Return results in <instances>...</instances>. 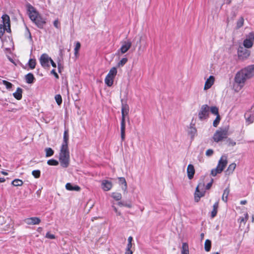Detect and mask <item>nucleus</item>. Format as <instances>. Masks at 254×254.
<instances>
[{"label":"nucleus","instance_id":"f257e3e1","mask_svg":"<svg viewBox=\"0 0 254 254\" xmlns=\"http://www.w3.org/2000/svg\"><path fill=\"white\" fill-rule=\"evenodd\" d=\"M68 130L65 129L64 133L63 141L60 147L59 157L60 165L63 168L68 167L70 162L69 150L68 147Z\"/></svg>","mask_w":254,"mask_h":254},{"label":"nucleus","instance_id":"f03ea898","mask_svg":"<svg viewBox=\"0 0 254 254\" xmlns=\"http://www.w3.org/2000/svg\"><path fill=\"white\" fill-rule=\"evenodd\" d=\"M27 14L30 19L39 28H43L46 23L45 20L40 15L36 9L30 4L26 5Z\"/></svg>","mask_w":254,"mask_h":254},{"label":"nucleus","instance_id":"7ed1b4c3","mask_svg":"<svg viewBox=\"0 0 254 254\" xmlns=\"http://www.w3.org/2000/svg\"><path fill=\"white\" fill-rule=\"evenodd\" d=\"M250 79L245 69L243 68L235 75L233 89L235 92H239L244 86L246 80Z\"/></svg>","mask_w":254,"mask_h":254},{"label":"nucleus","instance_id":"20e7f679","mask_svg":"<svg viewBox=\"0 0 254 254\" xmlns=\"http://www.w3.org/2000/svg\"><path fill=\"white\" fill-rule=\"evenodd\" d=\"M129 106L126 103H123L122 100V118L121 122V137L122 142L126 137V119L129 113Z\"/></svg>","mask_w":254,"mask_h":254},{"label":"nucleus","instance_id":"39448f33","mask_svg":"<svg viewBox=\"0 0 254 254\" xmlns=\"http://www.w3.org/2000/svg\"><path fill=\"white\" fill-rule=\"evenodd\" d=\"M227 163V157L226 155L222 156L218 161L217 167L211 170V175L214 177L217 174L221 173L226 166Z\"/></svg>","mask_w":254,"mask_h":254},{"label":"nucleus","instance_id":"423d86ee","mask_svg":"<svg viewBox=\"0 0 254 254\" xmlns=\"http://www.w3.org/2000/svg\"><path fill=\"white\" fill-rule=\"evenodd\" d=\"M3 24H0V38L2 37L4 32H10V18L7 14H4L1 17Z\"/></svg>","mask_w":254,"mask_h":254},{"label":"nucleus","instance_id":"0eeeda50","mask_svg":"<svg viewBox=\"0 0 254 254\" xmlns=\"http://www.w3.org/2000/svg\"><path fill=\"white\" fill-rule=\"evenodd\" d=\"M228 127H225L217 130L213 135V139L215 142H218L227 137L228 135Z\"/></svg>","mask_w":254,"mask_h":254},{"label":"nucleus","instance_id":"6e6552de","mask_svg":"<svg viewBox=\"0 0 254 254\" xmlns=\"http://www.w3.org/2000/svg\"><path fill=\"white\" fill-rule=\"evenodd\" d=\"M117 74V69L116 67H112L105 78V83L109 87L112 86L114 80Z\"/></svg>","mask_w":254,"mask_h":254},{"label":"nucleus","instance_id":"1a4fd4ad","mask_svg":"<svg viewBox=\"0 0 254 254\" xmlns=\"http://www.w3.org/2000/svg\"><path fill=\"white\" fill-rule=\"evenodd\" d=\"M209 112L210 107L206 104L202 105L198 112V117L199 120L204 121L207 119Z\"/></svg>","mask_w":254,"mask_h":254},{"label":"nucleus","instance_id":"9d476101","mask_svg":"<svg viewBox=\"0 0 254 254\" xmlns=\"http://www.w3.org/2000/svg\"><path fill=\"white\" fill-rule=\"evenodd\" d=\"M205 190H204V183L203 182L199 183L195 189L194 198L195 202H198L200 198L205 194Z\"/></svg>","mask_w":254,"mask_h":254},{"label":"nucleus","instance_id":"9b49d317","mask_svg":"<svg viewBox=\"0 0 254 254\" xmlns=\"http://www.w3.org/2000/svg\"><path fill=\"white\" fill-rule=\"evenodd\" d=\"M51 58L47 54H43L40 59L39 61L41 65L44 68H49L50 67V62Z\"/></svg>","mask_w":254,"mask_h":254},{"label":"nucleus","instance_id":"f8f14e48","mask_svg":"<svg viewBox=\"0 0 254 254\" xmlns=\"http://www.w3.org/2000/svg\"><path fill=\"white\" fill-rule=\"evenodd\" d=\"M131 46V42L130 40L124 41L122 42V46L118 50L119 54H124L127 52Z\"/></svg>","mask_w":254,"mask_h":254},{"label":"nucleus","instance_id":"ddd939ff","mask_svg":"<svg viewBox=\"0 0 254 254\" xmlns=\"http://www.w3.org/2000/svg\"><path fill=\"white\" fill-rule=\"evenodd\" d=\"M245 118L248 125L253 123L254 121V105L245 113Z\"/></svg>","mask_w":254,"mask_h":254},{"label":"nucleus","instance_id":"4468645a","mask_svg":"<svg viewBox=\"0 0 254 254\" xmlns=\"http://www.w3.org/2000/svg\"><path fill=\"white\" fill-rule=\"evenodd\" d=\"M254 42V34L250 33L247 36L246 39L244 41L243 45L246 48H250L253 46Z\"/></svg>","mask_w":254,"mask_h":254},{"label":"nucleus","instance_id":"2eb2a0df","mask_svg":"<svg viewBox=\"0 0 254 254\" xmlns=\"http://www.w3.org/2000/svg\"><path fill=\"white\" fill-rule=\"evenodd\" d=\"M238 55L240 59L245 60L250 56V52L242 47H240L238 50Z\"/></svg>","mask_w":254,"mask_h":254},{"label":"nucleus","instance_id":"dca6fc26","mask_svg":"<svg viewBox=\"0 0 254 254\" xmlns=\"http://www.w3.org/2000/svg\"><path fill=\"white\" fill-rule=\"evenodd\" d=\"M24 221L28 225H37L40 223L41 220L38 217H33L27 218L24 220Z\"/></svg>","mask_w":254,"mask_h":254},{"label":"nucleus","instance_id":"f3484780","mask_svg":"<svg viewBox=\"0 0 254 254\" xmlns=\"http://www.w3.org/2000/svg\"><path fill=\"white\" fill-rule=\"evenodd\" d=\"M113 187V184L111 181L104 180L101 182V188L104 191H109Z\"/></svg>","mask_w":254,"mask_h":254},{"label":"nucleus","instance_id":"a211bd4d","mask_svg":"<svg viewBox=\"0 0 254 254\" xmlns=\"http://www.w3.org/2000/svg\"><path fill=\"white\" fill-rule=\"evenodd\" d=\"M215 81V77L211 75L208 78H207L205 82L204 86V90H207L210 88L211 86L213 85Z\"/></svg>","mask_w":254,"mask_h":254},{"label":"nucleus","instance_id":"6ab92c4d","mask_svg":"<svg viewBox=\"0 0 254 254\" xmlns=\"http://www.w3.org/2000/svg\"><path fill=\"white\" fill-rule=\"evenodd\" d=\"M244 69L250 79L254 77V64L249 65Z\"/></svg>","mask_w":254,"mask_h":254},{"label":"nucleus","instance_id":"aec40b11","mask_svg":"<svg viewBox=\"0 0 254 254\" xmlns=\"http://www.w3.org/2000/svg\"><path fill=\"white\" fill-rule=\"evenodd\" d=\"M187 172L189 179L190 180L192 179L195 173L194 166L192 164H189L188 166Z\"/></svg>","mask_w":254,"mask_h":254},{"label":"nucleus","instance_id":"412c9836","mask_svg":"<svg viewBox=\"0 0 254 254\" xmlns=\"http://www.w3.org/2000/svg\"><path fill=\"white\" fill-rule=\"evenodd\" d=\"M133 238L131 236H129L127 239V244L125 254H132V251L131 250L132 247V241Z\"/></svg>","mask_w":254,"mask_h":254},{"label":"nucleus","instance_id":"4be33fe9","mask_svg":"<svg viewBox=\"0 0 254 254\" xmlns=\"http://www.w3.org/2000/svg\"><path fill=\"white\" fill-rule=\"evenodd\" d=\"M188 132L189 134L193 138L196 134L197 130L196 128L194 127V125H190L189 127Z\"/></svg>","mask_w":254,"mask_h":254},{"label":"nucleus","instance_id":"5701e85b","mask_svg":"<svg viewBox=\"0 0 254 254\" xmlns=\"http://www.w3.org/2000/svg\"><path fill=\"white\" fill-rule=\"evenodd\" d=\"M119 184L120 185H123V186L122 187V189L123 191L125 192L127 190V183L126 181V179L124 177H119L118 178Z\"/></svg>","mask_w":254,"mask_h":254},{"label":"nucleus","instance_id":"b1692460","mask_svg":"<svg viewBox=\"0 0 254 254\" xmlns=\"http://www.w3.org/2000/svg\"><path fill=\"white\" fill-rule=\"evenodd\" d=\"M65 189L70 191H79L80 190V188L77 186H72L71 184L68 183L65 185Z\"/></svg>","mask_w":254,"mask_h":254},{"label":"nucleus","instance_id":"393cba45","mask_svg":"<svg viewBox=\"0 0 254 254\" xmlns=\"http://www.w3.org/2000/svg\"><path fill=\"white\" fill-rule=\"evenodd\" d=\"M236 167V164L235 163H232L230 164L228 168L227 169L226 171H225V173L226 175H230V174H232L234 171L235 170V168Z\"/></svg>","mask_w":254,"mask_h":254},{"label":"nucleus","instance_id":"a878e982","mask_svg":"<svg viewBox=\"0 0 254 254\" xmlns=\"http://www.w3.org/2000/svg\"><path fill=\"white\" fill-rule=\"evenodd\" d=\"M22 89L18 87L17 88L16 91L13 93V95L16 99L20 100L22 98Z\"/></svg>","mask_w":254,"mask_h":254},{"label":"nucleus","instance_id":"bb28decb","mask_svg":"<svg viewBox=\"0 0 254 254\" xmlns=\"http://www.w3.org/2000/svg\"><path fill=\"white\" fill-rule=\"evenodd\" d=\"M25 80L26 83L31 84L34 82L35 77L32 73H29L25 75Z\"/></svg>","mask_w":254,"mask_h":254},{"label":"nucleus","instance_id":"cd10ccee","mask_svg":"<svg viewBox=\"0 0 254 254\" xmlns=\"http://www.w3.org/2000/svg\"><path fill=\"white\" fill-rule=\"evenodd\" d=\"M219 203L218 202H216L213 206V210L211 212V216L212 218H214L217 213V209L218 208Z\"/></svg>","mask_w":254,"mask_h":254},{"label":"nucleus","instance_id":"c85d7f7f","mask_svg":"<svg viewBox=\"0 0 254 254\" xmlns=\"http://www.w3.org/2000/svg\"><path fill=\"white\" fill-rule=\"evenodd\" d=\"M181 254H189V246L186 243L182 244Z\"/></svg>","mask_w":254,"mask_h":254},{"label":"nucleus","instance_id":"c756f323","mask_svg":"<svg viewBox=\"0 0 254 254\" xmlns=\"http://www.w3.org/2000/svg\"><path fill=\"white\" fill-rule=\"evenodd\" d=\"M229 192H230V190L228 188H226L224 190V192H223V195L222 196V199L223 200V201H224L225 202H226L227 201L228 197Z\"/></svg>","mask_w":254,"mask_h":254},{"label":"nucleus","instance_id":"7c9ffc66","mask_svg":"<svg viewBox=\"0 0 254 254\" xmlns=\"http://www.w3.org/2000/svg\"><path fill=\"white\" fill-rule=\"evenodd\" d=\"M249 215L247 213H245L244 216H241L238 221L240 222V224H242V223L245 225L248 219Z\"/></svg>","mask_w":254,"mask_h":254},{"label":"nucleus","instance_id":"2f4dec72","mask_svg":"<svg viewBox=\"0 0 254 254\" xmlns=\"http://www.w3.org/2000/svg\"><path fill=\"white\" fill-rule=\"evenodd\" d=\"M111 196L116 200H120L122 199V195L121 193L114 192L111 194Z\"/></svg>","mask_w":254,"mask_h":254},{"label":"nucleus","instance_id":"473e14b6","mask_svg":"<svg viewBox=\"0 0 254 254\" xmlns=\"http://www.w3.org/2000/svg\"><path fill=\"white\" fill-rule=\"evenodd\" d=\"M23 184V181L20 179H14L12 182L11 184L15 187H19L22 186Z\"/></svg>","mask_w":254,"mask_h":254},{"label":"nucleus","instance_id":"72a5a7b5","mask_svg":"<svg viewBox=\"0 0 254 254\" xmlns=\"http://www.w3.org/2000/svg\"><path fill=\"white\" fill-rule=\"evenodd\" d=\"M145 42V37L143 35H139V39L138 41H137V44H139V46L138 47V49L140 50L141 48V43Z\"/></svg>","mask_w":254,"mask_h":254},{"label":"nucleus","instance_id":"f704fd0d","mask_svg":"<svg viewBox=\"0 0 254 254\" xmlns=\"http://www.w3.org/2000/svg\"><path fill=\"white\" fill-rule=\"evenodd\" d=\"M46 156L47 157H51L53 155L54 152L51 148H46L45 149Z\"/></svg>","mask_w":254,"mask_h":254},{"label":"nucleus","instance_id":"c9c22d12","mask_svg":"<svg viewBox=\"0 0 254 254\" xmlns=\"http://www.w3.org/2000/svg\"><path fill=\"white\" fill-rule=\"evenodd\" d=\"M36 62L35 59H30L28 62V65L31 69H34L35 67Z\"/></svg>","mask_w":254,"mask_h":254},{"label":"nucleus","instance_id":"e433bc0d","mask_svg":"<svg viewBox=\"0 0 254 254\" xmlns=\"http://www.w3.org/2000/svg\"><path fill=\"white\" fill-rule=\"evenodd\" d=\"M205 250L206 252H209L211 249V241L209 240H206L204 244Z\"/></svg>","mask_w":254,"mask_h":254},{"label":"nucleus","instance_id":"4c0bfd02","mask_svg":"<svg viewBox=\"0 0 254 254\" xmlns=\"http://www.w3.org/2000/svg\"><path fill=\"white\" fill-rule=\"evenodd\" d=\"M210 112L214 115H218L219 114L218 108L216 106H212L210 107Z\"/></svg>","mask_w":254,"mask_h":254},{"label":"nucleus","instance_id":"58836bf2","mask_svg":"<svg viewBox=\"0 0 254 254\" xmlns=\"http://www.w3.org/2000/svg\"><path fill=\"white\" fill-rule=\"evenodd\" d=\"M80 43L79 42H76L75 43V46L74 49V55L75 56H77L78 54V51L80 48Z\"/></svg>","mask_w":254,"mask_h":254},{"label":"nucleus","instance_id":"ea45409f","mask_svg":"<svg viewBox=\"0 0 254 254\" xmlns=\"http://www.w3.org/2000/svg\"><path fill=\"white\" fill-rule=\"evenodd\" d=\"M244 19L243 17H240L237 21V28H240L242 27L244 25Z\"/></svg>","mask_w":254,"mask_h":254},{"label":"nucleus","instance_id":"a19ab883","mask_svg":"<svg viewBox=\"0 0 254 254\" xmlns=\"http://www.w3.org/2000/svg\"><path fill=\"white\" fill-rule=\"evenodd\" d=\"M127 62V58H123L117 64L118 66L121 67L124 66Z\"/></svg>","mask_w":254,"mask_h":254},{"label":"nucleus","instance_id":"79ce46f5","mask_svg":"<svg viewBox=\"0 0 254 254\" xmlns=\"http://www.w3.org/2000/svg\"><path fill=\"white\" fill-rule=\"evenodd\" d=\"M47 164L51 166H57L59 164V162L55 159H50L48 161Z\"/></svg>","mask_w":254,"mask_h":254},{"label":"nucleus","instance_id":"37998d69","mask_svg":"<svg viewBox=\"0 0 254 254\" xmlns=\"http://www.w3.org/2000/svg\"><path fill=\"white\" fill-rule=\"evenodd\" d=\"M32 174L35 178H39L40 177L41 172L40 170H36L32 171Z\"/></svg>","mask_w":254,"mask_h":254},{"label":"nucleus","instance_id":"c03bdc74","mask_svg":"<svg viewBox=\"0 0 254 254\" xmlns=\"http://www.w3.org/2000/svg\"><path fill=\"white\" fill-rule=\"evenodd\" d=\"M2 83L3 85H4L6 86V88L7 89H10L12 86V84L10 82H8L4 80L2 81Z\"/></svg>","mask_w":254,"mask_h":254},{"label":"nucleus","instance_id":"a18cd8bd","mask_svg":"<svg viewBox=\"0 0 254 254\" xmlns=\"http://www.w3.org/2000/svg\"><path fill=\"white\" fill-rule=\"evenodd\" d=\"M55 99L57 103V104L60 105L62 104V98L60 95H56L55 97Z\"/></svg>","mask_w":254,"mask_h":254},{"label":"nucleus","instance_id":"49530a36","mask_svg":"<svg viewBox=\"0 0 254 254\" xmlns=\"http://www.w3.org/2000/svg\"><path fill=\"white\" fill-rule=\"evenodd\" d=\"M220 120V117L219 115L216 116L215 120L213 121V125L214 127H216L219 124Z\"/></svg>","mask_w":254,"mask_h":254},{"label":"nucleus","instance_id":"de8ad7c7","mask_svg":"<svg viewBox=\"0 0 254 254\" xmlns=\"http://www.w3.org/2000/svg\"><path fill=\"white\" fill-rule=\"evenodd\" d=\"M213 182V180L211 179V181L208 183L206 186L204 185V190H209L212 186V183Z\"/></svg>","mask_w":254,"mask_h":254},{"label":"nucleus","instance_id":"09e8293b","mask_svg":"<svg viewBox=\"0 0 254 254\" xmlns=\"http://www.w3.org/2000/svg\"><path fill=\"white\" fill-rule=\"evenodd\" d=\"M46 238L50 239H55V236L53 234H52L50 233L49 232H48L46 234Z\"/></svg>","mask_w":254,"mask_h":254},{"label":"nucleus","instance_id":"8fccbe9b","mask_svg":"<svg viewBox=\"0 0 254 254\" xmlns=\"http://www.w3.org/2000/svg\"><path fill=\"white\" fill-rule=\"evenodd\" d=\"M54 25L56 28H57L58 29L60 28V24L59 21L58 19L55 20L54 21Z\"/></svg>","mask_w":254,"mask_h":254},{"label":"nucleus","instance_id":"3c124183","mask_svg":"<svg viewBox=\"0 0 254 254\" xmlns=\"http://www.w3.org/2000/svg\"><path fill=\"white\" fill-rule=\"evenodd\" d=\"M213 153V151L212 149H208L206 150L205 154L207 156H211Z\"/></svg>","mask_w":254,"mask_h":254},{"label":"nucleus","instance_id":"603ef678","mask_svg":"<svg viewBox=\"0 0 254 254\" xmlns=\"http://www.w3.org/2000/svg\"><path fill=\"white\" fill-rule=\"evenodd\" d=\"M51 73L52 74H53L57 79H58L59 78V76L58 74H57V73L56 72L55 69H52L51 71Z\"/></svg>","mask_w":254,"mask_h":254},{"label":"nucleus","instance_id":"864d4df0","mask_svg":"<svg viewBox=\"0 0 254 254\" xmlns=\"http://www.w3.org/2000/svg\"><path fill=\"white\" fill-rule=\"evenodd\" d=\"M228 141H229V144H230L232 146H234L236 145V142L234 141L231 140V139H229Z\"/></svg>","mask_w":254,"mask_h":254},{"label":"nucleus","instance_id":"5fc2aeb1","mask_svg":"<svg viewBox=\"0 0 254 254\" xmlns=\"http://www.w3.org/2000/svg\"><path fill=\"white\" fill-rule=\"evenodd\" d=\"M50 63L51 64H52L53 67H56V63L53 61V60L52 59H51Z\"/></svg>","mask_w":254,"mask_h":254},{"label":"nucleus","instance_id":"6e6d98bb","mask_svg":"<svg viewBox=\"0 0 254 254\" xmlns=\"http://www.w3.org/2000/svg\"><path fill=\"white\" fill-rule=\"evenodd\" d=\"M247 201L246 200H241L240 202L241 204L245 205L247 203Z\"/></svg>","mask_w":254,"mask_h":254},{"label":"nucleus","instance_id":"4d7b16f0","mask_svg":"<svg viewBox=\"0 0 254 254\" xmlns=\"http://www.w3.org/2000/svg\"><path fill=\"white\" fill-rule=\"evenodd\" d=\"M27 34L28 35V37L30 39V40H32V37H31V34L28 30H27Z\"/></svg>","mask_w":254,"mask_h":254},{"label":"nucleus","instance_id":"13d9d810","mask_svg":"<svg viewBox=\"0 0 254 254\" xmlns=\"http://www.w3.org/2000/svg\"><path fill=\"white\" fill-rule=\"evenodd\" d=\"M124 206L128 208L131 207V205L130 204H124Z\"/></svg>","mask_w":254,"mask_h":254},{"label":"nucleus","instance_id":"bf43d9fd","mask_svg":"<svg viewBox=\"0 0 254 254\" xmlns=\"http://www.w3.org/2000/svg\"><path fill=\"white\" fill-rule=\"evenodd\" d=\"M5 181V179L4 178H0V183H3Z\"/></svg>","mask_w":254,"mask_h":254},{"label":"nucleus","instance_id":"052dcab7","mask_svg":"<svg viewBox=\"0 0 254 254\" xmlns=\"http://www.w3.org/2000/svg\"><path fill=\"white\" fill-rule=\"evenodd\" d=\"M112 207H113V208L114 210L115 211V212L116 213L118 212V210L117 208L115 206H114V205H113V206H112Z\"/></svg>","mask_w":254,"mask_h":254},{"label":"nucleus","instance_id":"680f3d73","mask_svg":"<svg viewBox=\"0 0 254 254\" xmlns=\"http://www.w3.org/2000/svg\"><path fill=\"white\" fill-rule=\"evenodd\" d=\"M61 66V64L60 63H58V66L59 72H61V70H60Z\"/></svg>","mask_w":254,"mask_h":254},{"label":"nucleus","instance_id":"e2e57ef3","mask_svg":"<svg viewBox=\"0 0 254 254\" xmlns=\"http://www.w3.org/2000/svg\"><path fill=\"white\" fill-rule=\"evenodd\" d=\"M118 204L120 206H124V204L123 202H121V201L119 202Z\"/></svg>","mask_w":254,"mask_h":254},{"label":"nucleus","instance_id":"0e129e2a","mask_svg":"<svg viewBox=\"0 0 254 254\" xmlns=\"http://www.w3.org/2000/svg\"><path fill=\"white\" fill-rule=\"evenodd\" d=\"M1 173L4 175H7L8 174L7 172H5V171H1Z\"/></svg>","mask_w":254,"mask_h":254},{"label":"nucleus","instance_id":"69168bd1","mask_svg":"<svg viewBox=\"0 0 254 254\" xmlns=\"http://www.w3.org/2000/svg\"><path fill=\"white\" fill-rule=\"evenodd\" d=\"M117 215L120 216L121 215V213L120 211H118V212L116 213Z\"/></svg>","mask_w":254,"mask_h":254},{"label":"nucleus","instance_id":"338daca9","mask_svg":"<svg viewBox=\"0 0 254 254\" xmlns=\"http://www.w3.org/2000/svg\"><path fill=\"white\" fill-rule=\"evenodd\" d=\"M200 236H201V238L203 239L204 237V234L203 233H201L200 235Z\"/></svg>","mask_w":254,"mask_h":254},{"label":"nucleus","instance_id":"774afa93","mask_svg":"<svg viewBox=\"0 0 254 254\" xmlns=\"http://www.w3.org/2000/svg\"><path fill=\"white\" fill-rule=\"evenodd\" d=\"M211 254H220L218 252H215V253H212Z\"/></svg>","mask_w":254,"mask_h":254}]
</instances>
